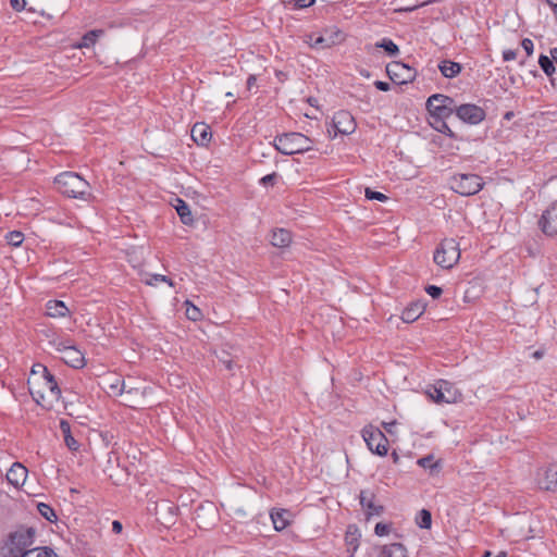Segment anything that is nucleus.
Returning <instances> with one entry per match:
<instances>
[{
  "instance_id": "1",
  "label": "nucleus",
  "mask_w": 557,
  "mask_h": 557,
  "mask_svg": "<svg viewBox=\"0 0 557 557\" xmlns=\"http://www.w3.org/2000/svg\"><path fill=\"white\" fill-rule=\"evenodd\" d=\"M35 532L33 529H20L10 535L8 557H58L49 547H32Z\"/></svg>"
},
{
  "instance_id": "2",
  "label": "nucleus",
  "mask_w": 557,
  "mask_h": 557,
  "mask_svg": "<svg viewBox=\"0 0 557 557\" xmlns=\"http://www.w3.org/2000/svg\"><path fill=\"white\" fill-rule=\"evenodd\" d=\"M28 391L33 399L45 409H51L60 399L61 389L54 376L29 375L27 380Z\"/></svg>"
},
{
  "instance_id": "3",
  "label": "nucleus",
  "mask_w": 557,
  "mask_h": 557,
  "mask_svg": "<svg viewBox=\"0 0 557 557\" xmlns=\"http://www.w3.org/2000/svg\"><path fill=\"white\" fill-rule=\"evenodd\" d=\"M54 183L58 190L66 197L84 201L91 199L89 183L75 172H63L59 174Z\"/></svg>"
},
{
  "instance_id": "4",
  "label": "nucleus",
  "mask_w": 557,
  "mask_h": 557,
  "mask_svg": "<svg viewBox=\"0 0 557 557\" xmlns=\"http://www.w3.org/2000/svg\"><path fill=\"white\" fill-rule=\"evenodd\" d=\"M312 145L313 141L301 133H285L274 139L275 148L286 156L309 151Z\"/></svg>"
},
{
  "instance_id": "5",
  "label": "nucleus",
  "mask_w": 557,
  "mask_h": 557,
  "mask_svg": "<svg viewBox=\"0 0 557 557\" xmlns=\"http://www.w3.org/2000/svg\"><path fill=\"white\" fill-rule=\"evenodd\" d=\"M460 259L459 244L454 238L441 242L434 251V262L444 270L453 269Z\"/></svg>"
},
{
  "instance_id": "6",
  "label": "nucleus",
  "mask_w": 557,
  "mask_h": 557,
  "mask_svg": "<svg viewBox=\"0 0 557 557\" xmlns=\"http://www.w3.org/2000/svg\"><path fill=\"white\" fill-rule=\"evenodd\" d=\"M482 177L476 174H456L450 178L451 189L461 196H472L483 188Z\"/></svg>"
},
{
  "instance_id": "7",
  "label": "nucleus",
  "mask_w": 557,
  "mask_h": 557,
  "mask_svg": "<svg viewBox=\"0 0 557 557\" xmlns=\"http://www.w3.org/2000/svg\"><path fill=\"white\" fill-rule=\"evenodd\" d=\"M457 106L453 98L434 94L426 101V109L433 119H447L456 111Z\"/></svg>"
},
{
  "instance_id": "8",
  "label": "nucleus",
  "mask_w": 557,
  "mask_h": 557,
  "mask_svg": "<svg viewBox=\"0 0 557 557\" xmlns=\"http://www.w3.org/2000/svg\"><path fill=\"white\" fill-rule=\"evenodd\" d=\"M361 434L368 448L372 453L379 456H385L387 454L388 441L379 428L367 425L362 429Z\"/></svg>"
},
{
  "instance_id": "9",
  "label": "nucleus",
  "mask_w": 557,
  "mask_h": 557,
  "mask_svg": "<svg viewBox=\"0 0 557 557\" xmlns=\"http://www.w3.org/2000/svg\"><path fill=\"white\" fill-rule=\"evenodd\" d=\"M386 74L398 85L410 83L416 77V70L403 62H392L386 65Z\"/></svg>"
},
{
  "instance_id": "10",
  "label": "nucleus",
  "mask_w": 557,
  "mask_h": 557,
  "mask_svg": "<svg viewBox=\"0 0 557 557\" xmlns=\"http://www.w3.org/2000/svg\"><path fill=\"white\" fill-rule=\"evenodd\" d=\"M455 114L462 122L471 125H476L485 119L484 109L473 103L457 106Z\"/></svg>"
},
{
  "instance_id": "11",
  "label": "nucleus",
  "mask_w": 557,
  "mask_h": 557,
  "mask_svg": "<svg viewBox=\"0 0 557 557\" xmlns=\"http://www.w3.org/2000/svg\"><path fill=\"white\" fill-rule=\"evenodd\" d=\"M332 125L335 135H350L356 129V122L350 112L341 110L336 112L332 119Z\"/></svg>"
},
{
  "instance_id": "12",
  "label": "nucleus",
  "mask_w": 557,
  "mask_h": 557,
  "mask_svg": "<svg viewBox=\"0 0 557 557\" xmlns=\"http://www.w3.org/2000/svg\"><path fill=\"white\" fill-rule=\"evenodd\" d=\"M536 483L541 490L557 491V465H549L537 471Z\"/></svg>"
},
{
  "instance_id": "13",
  "label": "nucleus",
  "mask_w": 557,
  "mask_h": 557,
  "mask_svg": "<svg viewBox=\"0 0 557 557\" xmlns=\"http://www.w3.org/2000/svg\"><path fill=\"white\" fill-rule=\"evenodd\" d=\"M58 351L62 354V359L65 363L75 369H81L85 366L84 354L75 346L60 343L58 345Z\"/></svg>"
},
{
  "instance_id": "14",
  "label": "nucleus",
  "mask_w": 557,
  "mask_h": 557,
  "mask_svg": "<svg viewBox=\"0 0 557 557\" xmlns=\"http://www.w3.org/2000/svg\"><path fill=\"white\" fill-rule=\"evenodd\" d=\"M540 226L544 234L548 236L557 235V202L543 212Z\"/></svg>"
},
{
  "instance_id": "15",
  "label": "nucleus",
  "mask_w": 557,
  "mask_h": 557,
  "mask_svg": "<svg viewBox=\"0 0 557 557\" xmlns=\"http://www.w3.org/2000/svg\"><path fill=\"white\" fill-rule=\"evenodd\" d=\"M374 494L371 491H361L359 495L360 505L370 516H380L383 512V506L374 503Z\"/></svg>"
},
{
  "instance_id": "16",
  "label": "nucleus",
  "mask_w": 557,
  "mask_h": 557,
  "mask_svg": "<svg viewBox=\"0 0 557 557\" xmlns=\"http://www.w3.org/2000/svg\"><path fill=\"white\" fill-rule=\"evenodd\" d=\"M27 469L20 462H14L7 472V480L14 487L22 486L27 478Z\"/></svg>"
},
{
  "instance_id": "17",
  "label": "nucleus",
  "mask_w": 557,
  "mask_h": 557,
  "mask_svg": "<svg viewBox=\"0 0 557 557\" xmlns=\"http://www.w3.org/2000/svg\"><path fill=\"white\" fill-rule=\"evenodd\" d=\"M425 308V302L421 300L413 301L404 309L401 320L406 323H412L423 314Z\"/></svg>"
},
{
  "instance_id": "18",
  "label": "nucleus",
  "mask_w": 557,
  "mask_h": 557,
  "mask_svg": "<svg viewBox=\"0 0 557 557\" xmlns=\"http://www.w3.org/2000/svg\"><path fill=\"white\" fill-rule=\"evenodd\" d=\"M191 138L197 145H206L211 139L210 127L205 123H196L191 128Z\"/></svg>"
},
{
  "instance_id": "19",
  "label": "nucleus",
  "mask_w": 557,
  "mask_h": 557,
  "mask_svg": "<svg viewBox=\"0 0 557 557\" xmlns=\"http://www.w3.org/2000/svg\"><path fill=\"white\" fill-rule=\"evenodd\" d=\"M438 383L444 393L445 404H454L461 399V393L454 383L446 380H440Z\"/></svg>"
},
{
  "instance_id": "20",
  "label": "nucleus",
  "mask_w": 557,
  "mask_h": 557,
  "mask_svg": "<svg viewBox=\"0 0 557 557\" xmlns=\"http://www.w3.org/2000/svg\"><path fill=\"white\" fill-rule=\"evenodd\" d=\"M46 313L51 318H64L70 314V309L62 300H49L46 304Z\"/></svg>"
},
{
  "instance_id": "21",
  "label": "nucleus",
  "mask_w": 557,
  "mask_h": 557,
  "mask_svg": "<svg viewBox=\"0 0 557 557\" xmlns=\"http://www.w3.org/2000/svg\"><path fill=\"white\" fill-rule=\"evenodd\" d=\"M292 243V234L288 230L277 228L272 232L271 244L274 247L284 248Z\"/></svg>"
},
{
  "instance_id": "22",
  "label": "nucleus",
  "mask_w": 557,
  "mask_h": 557,
  "mask_svg": "<svg viewBox=\"0 0 557 557\" xmlns=\"http://www.w3.org/2000/svg\"><path fill=\"white\" fill-rule=\"evenodd\" d=\"M60 430L63 434L65 445L70 450L76 451L79 448L78 442L73 437L71 433V424L66 420L60 421Z\"/></svg>"
},
{
  "instance_id": "23",
  "label": "nucleus",
  "mask_w": 557,
  "mask_h": 557,
  "mask_svg": "<svg viewBox=\"0 0 557 557\" xmlns=\"http://www.w3.org/2000/svg\"><path fill=\"white\" fill-rule=\"evenodd\" d=\"M438 69L446 78H454L461 72V65L450 60H444L440 63Z\"/></svg>"
},
{
  "instance_id": "24",
  "label": "nucleus",
  "mask_w": 557,
  "mask_h": 557,
  "mask_svg": "<svg viewBox=\"0 0 557 557\" xmlns=\"http://www.w3.org/2000/svg\"><path fill=\"white\" fill-rule=\"evenodd\" d=\"M104 35L103 29H92L87 32L83 37L81 42L78 44V48H90L92 47L98 38Z\"/></svg>"
},
{
  "instance_id": "25",
  "label": "nucleus",
  "mask_w": 557,
  "mask_h": 557,
  "mask_svg": "<svg viewBox=\"0 0 557 557\" xmlns=\"http://www.w3.org/2000/svg\"><path fill=\"white\" fill-rule=\"evenodd\" d=\"M288 516V511L284 509L271 512V519L276 531H282L287 527Z\"/></svg>"
},
{
  "instance_id": "26",
  "label": "nucleus",
  "mask_w": 557,
  "mask_h": 557,
  "mask_svg": "<svg viewBox=\"0 0 557 557\" xmlns=\"http://www.w3.org/2000/svg\"><path fill=\"white\" fill-rule=\"evenodd\" d=\"M177 214L181 218V221L186 224L190 225L194 222L191 211L189 209V206L183 201L182 199H177V206H176Z\"/></svg>"
},
{
  "instance_id": "27",
  "label": "nucleus",
  "mask_w": 557,
  "mask_h": 557,
  "mask_svg": "<svg viewBox=\"0 0 557 557\" xmlns=\"http://www.w3.org/2000/svg\"><path fill=\"white\" fill-rule=\"evenodd\" d=\"M109 389L113 395H122L123 393L132 394L134 392L137 393V388L129 387L127 389L125 382L120 379H115V381L109 385Z\"/></svg>"
},
{
  "instance_id": "28",
  "label": "nucleus",
  "mask_w": 557,
  "mask_h": 557,
  "mask_svg": "<svg viewBox=\"0 0 557 557\" xmlns=\"http://www.w3.org/2000/svg\"><path fill=\"white\" fill-rule=\"evenodd\" d=\"M417 463L424 469H430L431 473L438 472L441 469L440 462L434 460L433 455H426L418 459Z\"/></svg>"
},
{
  "instance_id": "29",
  "label": "nucleus",
  "mask_w": 557,
  "mask_h": 557,
  "mask_svg": "<svg viewBox=\"0 0 557 557\" xmlns=\"http://www.w3.org/2000/svg\"><path fill=\"white\" fill-rule=\"evenodd\" d=\"M539 64L547 76H552L556 71L555 61L545 54L540 55Z\"/></svg>"
},
{
  "instance_id": "30",
  "label": "nucleus",
  "mask_w": 557,
  "mask_h": 557,
  "mask_svg": "<svg viewBox=\"0 0 557 557\" xmlns=\"http://www.w3.org/2000/svg\"><path fill=\"white\" fill-rule=\"evenodd\" d=\"M38 512L49 522H55L58 517L55 511L50 507V505L46 503H38L37 505Z\"/></svg>"
},
{
  "instance_id": "31",
  "label": "nucleus",
  "mask_w": 557,
  "mask_h": 557,
  "mask_svg": "<svg viewBox=\"0 0 557 557\" xmlns=\"http://www.w3.org/2000/svg\"><path fill=\"white\" fill-rule=\"evenodd\" d=\"M387 557H408L405 546L400 543H393L385 549Z\"/></svg>"
},
{
  "instance_id": "32",
  "label": "nucleus",
  "mask_w": 557,
  "mask_h": 557,
  "mask_svg": "<svg viewBox=\"0 0 557 557\" xmlns=\"http://www.w3.org/2000/svg\"><path fill=\"white\" fill-rule=\"evenodd\" d=\"M426 394L433 401L437 404L445 403L444 393L441 388L438 381L436 382V384L428 388Z\"/></svg>"
},
{
  "instance_id": "33",
  "label": "nucleus",
  "mask_w": 557,
  "mask_h": 557,
  "mask_svg": "<svg viewBox=\"0 0 557 557\" xmlns=\"http://www.w3.org/2000/svg\"><path fill=\"white\" fill-rule=\"evenodd\" d=\"M375 47L384 49L389 55H396L399 52L398 46L389 38H383L375 44Z\"/></svg>"
},
{
  "instance_id": "34",
  "label": "nucleus",
  "mask_w": 557,
  "mask_h": 557,
  "mask_svg": "<svg viewBox=\"0 0 557 557\" xmlns=\"http://www.w3.org/2000/svg\"><path fill=\"white\" fill-rule=\"evenodd\" d=\"M416 521L421 529H430L432 524L431 512L426 509L420 510Z\"/></svg>"
},
{
  "instance_id": "35",
  "label": "nucleus",
  "mask_w": 557,
  "mask_h": 557,
  "mask_svg": "<svg viewBox=\"0 0 557 557\" xmlns=\"http://www.w3.org/2000/svg\"><path fill=\"white\" fill-rule=\"evenodd\" d=\"M7 243L13 247H18L24 240V234L18 231L9 232L5 235Z\"/></svg>"
},
{
  "instance_id": "36",
  "label": "nucleus",
  "mask_w": 557,
  "mask_h": 557,
  "mask_svg": "<svg viewBox=\"0 0 557 557\" xmlns=\"http://www.w3.org/2000/svg\"><path fill=\"white\" fill-rule=\"evenodd\" d=\"M364 196L369 200H377V201H386L387 196L383 193L372 190L371 188L367 187L364 190Z\"/></svg>"
},
{
  "instance_id": "37",
  "label": "nucleus",
  "mask_w": 557,
  "mask_h": 557,
  "mask_svg": "<svg viewBox=\"0 0 557 557\" xmlns=\"http://www.w3.org/2000/svg\"><path fill=\"white\" fill-rule=\"evenodd\" d=\"M433 125L436 131L453 137V132L449 128V126L446 124L445 119H442V120L434 119Z\"/></svg>"
},
{
  "instance_id": "38",
  "label": "nucleus",
  "mask_w": 557,
  "mask_h": 557,
  "mask_svg": "<svg viewBox=\"0 0 557 557\" xmlns=\"http://www.w3.org/2000/svg\"><path fill=\"white\" fill-rule=\"evenodd\" d=\"M391 532V524L379 522L374 528V533L377 536H385Z\"/></svg>"
},
{
  "instance_id": "39",
  "label": "nucleus",
  "mask_w": 557,
  "mask_h": 557,
  "mask_svg": "<svg viewBox=\"0 0 557 557\" xmlns=\"http://www.w3.org/2000/svg\"><path fill=\"white\" fill-rule=\"evenodd\" d=\"M34 374L41 375V376H49V375H51V373L48 371V369L45 366L40 364V363H37V364L33 366L32 371H30V375H34Z\"/></svg>"
},
{
  "instance_id": "40",
  "label": "nucleus",
  "mask_w": 557,
  "mask_h": 557,
  "mask_svg": "<svg viewBox=\"0 0 557 557\" xmlns=\"http://www.w3.org/2000/svg\"><path fill=\"white\" fill-rule=\"evenodd\" d=\"M425 292L434 299L438 298L443 293L442 288L436 285H428Z\"/></svg>"
},
{
  "instance_id": "41",
  "label": "nucleus",
  "mask_w": 557,
  "mask_h": 557,
  "mask_svg": "<svg viewBox=\"0 0 557 557\" xmlns=\"http://www.w3.org/2000/svg\"><path fill=\"white\" fill-rule=\"evenodd\" d=\"M521 46L529 57L532 55L534 50V44L530 38L522 39Z\"/></svg>"
},
{
  "instance_id": "42",
  "label": "nucleus",
  "mask_w": 557,
  "mask_h": 557,
  "mask_svg": "<svg viewBox=\"0 0 557 557\" xmlns=\"http://www.w3.org/2000/svg\"><path fill=\"white\" fill-rule=\"evenodd\" d=\"M158 282H168V276L161 274L151 275L150 278L146 280L147 285H156Z\"/></svg>"
},
{
  "instance_id": "43",
  "label": "nucleus",
  "mask_w": 557,
  "mask_h": 557,
  "mask_svg": "<svg viewBox=\"0 0 557 557\" xmlns=\"http://www.w3.org/2000/svg\"><path fill=\"white\" fill-rule=\"evenodd\" d=\"M277 180V174L276 173H271V174H268L265 176H263L261 180H260V183L262 185H273Z\"/></svg>"
},
{
  "instance_id": "44",
  "label": "nucleus",
  "mask_w": 557,
  "mask_h": 557,
  "mask_svg": "<svg viewBox=\"0 0 557 557\" xmlns=\"http://www.w3.org/2000/svg\"><path fill=\"white\" fill-rule=\"evenodd\" d=\"M219 361L222 362L227 370H233L234 362L225 352H222V356H219Z\"/></svg>"
},
{
  "instance_id": "45",
  "label": "nucleus",
  "mask_w": 557,
  "mask_h": 557,
  "mask_svg": "<svg viewBox=\"0 0 557 557\" xmlns=\"http://www.w3.org/2000/svg\"><path fill=\"white\" fill-rule=\"evenodd\" d=\"M10 2H11V7L17 12H21L22 10H24L25 4H26L25 0H11Z\"/></svg>"
},
{
  "instance_id": "46",
  "label": "nucleus",
  "mask_w": 557,
  "mask_h": 557,
  "mask_svg": "<svg viewBox=\"0 0 557 557\" xmlns=\"http://www.w3.org/2000/svg\"><path fill=\"white\" fill-rule=\"evenodd\" d=\"M517 58V51L516 50H504L503 52V59L504 61L508 62V61H512Z\"/></svg>"
},
{
  "instance_id": "47",
  "label": "nucleus",
  "mask_w": 557,
  "mask_h": 557,
  "mask_svg": "<svg viewBox=\"0 0 557 557\" xmlns=\"http://www.w3.org/2000/svg\"><path fill=\"white\" fill-rule=\"evenodd\" d=\"M314 3V0H296L295 7L298 9H304L312 5Z\"/></svg>"
},
{
  "instance_id": "48",
  "label": "nucleus",
  "mask_w": 557,
  "mask_h": 557,
  "mask_svg": "<svg viewBox=\"0 0 557 557\" xmlns=\"http://www.w3.org/2000/svg\"><path fill=\"white\" fill-rule=\"evenodd\" d=\"M187 315L190 320L193 321H196L199 319V317L201 315L200 311L198 308L196 307H193V310L189 311V309H187Z\"/></svg>"
},
{
  "instance_id": "49",
  "label": "nucleus",
  "mask_w": 557,
  "mask_h": 557,
  "mask_svg": "<svg viewBox=\"0 0 557 557\" xmlns=\"http://www.w3.org/2000/svg\"><path fill=\"white\" fill-rule=\"evenodd\" d=\"M312 41L310 42L311 47H324L325 39L322 36H318L314 39L311 37Z\"/></svg>"
},
{
  "instance_id": "50",
  "label": "nucleus",
  "mask_w": 557,
  "mask_h": 557,
  "mask_svg": "<svg viewBox=\"0 0 557 557\" xmlns=\"http://www.w3.org/2000/svg\"><path fill=\"white\" fill-rule=\"evenodd\" d=\"M374 86H375L379 90H381V91H388V90L391 89L389 84H388V83H386V82H382V81H376V82L374 83Z\"/></svg>"
},
{
  "instance_id": "51",
  "label": "nucleus",
  "mask_w": 557,
  "mask_h": 557,
  "mask_svg": "<svg viewBox=\"0 0 557 557\" xmlns=\"http://www.w3.org/2000/svg\"><path fill=\"white\" fill-rule=\"evenodd\" d=\"M123 530V525L119 520H114L112 522V531L116 534L121 533Z\"/></svg>"
},
{
  "instance_id": "52",
  "label": "nucleus",
  "mask_w": 557,
  "mask_h": 557,
  "mask_svg": "<svg viewBox=\"0 0 557 557\" xmlns=\"http://www.w3.org/2000/svg\"><path fill=\"white\" fill-rule=\"evenodd\" d=\"M257 78L255 75H250L247 79V87L251 89L256 85Z\"/></svg>"
},
{
  "instance_id": "53",
  "label": "nucleus",
  "mask_w": 557,
  "mask_h": 557,
  "mask_svg": "<svg viewBox=\"0 0 557 557\" xmlns=\"http://www.w3.org/2000/svg\"><path fill=\"white\" fill-rule=\"evenodd\" d=\"M553 10L555 13L557 10V0H544Z\"/></svg>"
},
{
  "instance_id": "54",
  "label": "nucleus",
  "mask_w": 557,
  "mask_h": 557,
  "mask_svg": "<svg viewBox=\"0 0 557 557\" xmlns=\"http://www.w3.org/2000/svg\"><path fill=\"white\" fill-rule=\"evenodd\" d=\"M386 432L392 433V429L396 425V422L383 423Z\"/></svg>"
},
{
  "instance_id": "55",
  "label": "nucleus",
  "mask_w": 557,
  "mask_h": 557,
  "mask_svg": "<svg viewBox=\"0 0 557 557\" xmlns=\"http://www.w3.org/2000/svg\"><path fill=\"white\" fill-rule=\"evenodd\" d=\"M392 458H393L395 463H397L399 461V456H398V454L396 451L392 453Z\"/></svg>"
},
{
  "instance_id": "56",
  "label": "nucleus",
  "mask_w": 557,
  "mask_h": 557,
  "mask_svg": "<svg viewBox=\"0 0 557 557\" xmlns=\"http://www.w3.org/2000/svg\"><path fill=\"white\" fill-rule=\"evenodd\" d=\"M542 356H543V354L539 350L533 354V357L536 359H540Z\"/></svg>"
},
{
  "instance_id": "57",
  "label": "nucleus",
  "mask_w": 557,
  "mask_h": 557,
  "mask_svg": "<svg viewBox=\"0 0 557 557\" xmlns=\"http://www.w3.org/2000/svg\"><path fill=\"white\" fill-rule=\"evenodd\" d=\"M497 557H507V554L505 552H500Z\"/></svg>"
},
{
  "instance_id": "58",
  "label": "nucleus",
  "mask_w": 557,
  "mask_h": 557,
  "mask_svg": "<svg viewBox=\"0 0 557 557\" xmlns=\"http://www.w3.org/2000/svg\"><path fill=\"white\" fill-rule=\"evenodd\" d=\"M225 96H226V97H230V98L234 97L233 92H231V91L226 92V95H225Z\"/></svg>"
},
{
  "instance_id": "59",
  "label": "nucleus",
  "mask_w": 557,
  "mask_h": 557,
  "mask_svg": "<svg viewBox=\"0 0 557 557\" xmlns=\"http://www.w3.org/2000/svg\"><path fill=\"white\" fill-rule=\"evenodd\" d=\"M166 283H168L170 286H173V285H174V284H173V282H172V280H171V278H169V277H168V282H166Z\"/></svg>"
},
{
  "instance_id": "60",
  "label": "nucleus",
  "mask_w": 557,
  "mask_h": 557,
  "mask_svg": "<svg viewBox=\"0 0 557 557\" xmlns=\"http://www.w3.org/2000/svg\"><path fill=\"white\" fill-rule=\"evenodd\" d=\"M554 14L557 15V10H556V12Z\"/></svg>"
}]
</instances>
